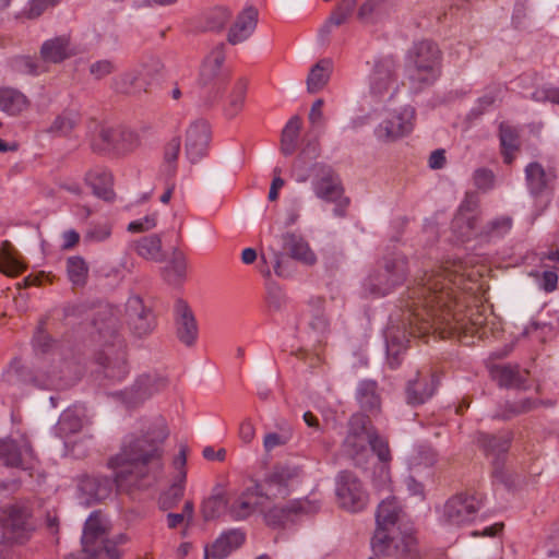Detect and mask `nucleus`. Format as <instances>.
I'll return each mask as SVG.
<instances>
[{"mask_svg": "<svg viewBox=\"0 0 559 559\" xmlns=\"http://www.w3.org/2000/svg\"><path fill=\"white\" fill-rule=\"evenodd\" d=\"M169 431L163 417L143 420L128 433L120 451L108 461L115 471V484L120 490L151 485L163 468V444Z\"/></svg>", "mask_w": 559, "mask_h": 559, "instance_id": "1", "label": "nucleus"}, {"mask_svg": "<svg viewBox=\"0 0 559 559\" xmlns=\"http://www.w3.org/2000/svg\"><path fill=\"white\" fill-rule=\"evenodd\" d=\"M462 277L447 269L426 273L421 281L409 289L406 307L414 319L411 324L421 323L420 330H440L442 337L450 336L457 330L460 319L453 311L456 290Z\"/></svg>", "mask_w": 559, "mask_h": 559, "instance_id": "2", "label": "nucleus"}, {"mask_svg": "<svg viewBox=\"0 0 559 559\" xmlns=\"http://www.w3.org/2000/svg\"><path fill=\"white\" fill-rule=\"evenodd\" d=\"M443 52L430 39L415 41L405 56L406 79L414 91L433 85L442 73Z\"/></svg>", "mask_w": 559, "mask_h": 559, "instance_id": "3", "label": "nucleus"}, {"mask_svg": "<svg viewBox=\"0 0 559 559\" xmlns=\"http://www.w3.org/2000/svg\"><path fill=\"white\" fill-rule=\"evenodd\" d=\"M95 324L102 340L97 361L103 367L106 377L120 380L128 373V365L124 342L118 334L117 319L110 316L106 322L96 320Z\"/></svg>", "mask_w": 559, "mask_h": 559, "instance_id": "4", "label": "nucleus"}, {"mask_svg": "<svg viewBox=\"0 0 559 559\" xmlns=\"http://www.w3.org/2000/svg\"><path fill=\"white\" fill-rule=\"evenodd\" d=\"M35 530L36 522L28 501L9 503L0 511V531L4 542L24 544Z\"/></svg>", "mask_w": 559, "mask_h": 559, "instance_id": "5", "label": "nucleus"}, {"mask_svg": "<svg viewBox=\"0 0 559 559\" xmlns=\"http://www.w3.org/2000/svg\"><path fill=\"white\" fill-rule=\"evenodd\" d=\"M302 474V466L277 463L265 474L262 481L255 484L258 495L264 501L285 500Z\"/></svg>", "mask_w": 559, "mask_h": 559, "instance_id": "6", "label": "nucleus"}, {"mask_svg": "<svg viewBox=\"0 0 559 559\" xmlns=\"http://www.w3.org/2000/svg\"><path fill=\"white\" fill-rule=\"evenodd\" d=\"M76 366L60 357L44 359L35 369L33 383L43 389H63L78 380Z\"/></svg>", "mask_w": 559, "mask_h": 559, "instance_id": "7", "label": "nucleus"}, {"mask_svg": "<svg viewBox=\"0 0 559 559\" xmlns=\"http://www.w3.org/2000/svg\"><path fill=\"white\" fill-rule=\"evenodd\" d=\"M372 549L376 559H419L416 538L408 532L386 536L380 531L373 535Z\"/></svg>", "mask_w": 559, "mask_h": 559, "instance_id": "8", "label": "nucleus"}, {"mask_svg": "<svg viewBox=\"0 0 559 559\" xmlns=\"http://www.w3.org/2000/svg\"><path fill=\"white\" fill-rule=\"evenodd\" d=\"M407 271V260L404 255L385 257L382 266L368 277L369 290L379 296L389 294L395 286L404 283Z\"/></svg>", "mask_w": 559, "mask_h": 559, "instance_id": "9", "label": "nucleus"}, {"mask_svg": "<svg viewBox=\"0 0 559 559\" xmlns=\"http://www.w3.org/2000/svg\"><path fill=\"white\" fill-rule=\"evenodd\" d=\"M373 436V426L364 414H355L348 423V433L343 442V451L357 463L366 460L369 453L370 438Z\"/></svg>", "mask_w": 559, "mask_h": 559, "instance_id": "10", "label": "nucleus"}, {"mask_svg": "<svg viewBox=\"0 0 559 559\" xmlns=\"http://www.w3.org/2000/svg\"><path fill=\"white\" fill-rule=\"evenodd\" d=\"M164 66L158 58H152L138 69L123 73L115 80L117 92L128 95H139L147 92L148 86Z\"/></svg>", "mask_w": 559, "mask_h": 559, "instance_id": "11", "label": "nucleus"}, {"mask_svg": "<svg viewBox=\"0 0 559 559\" xmlns=\"http://www.w3.org/2000/svg\"><path fill=\"white\" fill-rule=\"evenodd\" d=\"M399 62L393 56L379 59L370 78V92L374 97H392L399 90Z\"/></svg>", "mask_w": 559, "mask_h": 559, "instance_id": "12", "label": "nucleus"}, {"mask_svg": "<svg viewBox=\"0 0 559 559\" xmlns=\"http://www.w3.org/2000/svg\"><path fill=\"white\" fill-rule=\"evenodd\" d=\"M336 496L340 507L352 512L362 510L368 501L361 481L347 471L341 472L337 477Z\"/></svg>", "mask_w": 559, "mask_h": 559, "instance_id": "13", "label": "nucleus"}, {"mask_svg": "<svg viewBox=\"0 0 559 559\" xmlns=\"http://www.w3.org/2000/svg\"><path fill=\"white\" fill-rule=\"evenodd\" d=\"M313 170L312 187L316 195L326 202L347 205L348 200L344 198V188L335 171L326 165H316Z\"/></svg>", "mask_w": 559, "mask_h": 559, "instance_id": "14", "label": "nucleus"}, {"mask_svg": "<svg viewBox=\"0 0 559 559\" xmlns=\"http://www.w3.org/2000/svg\"><path fill=\"white\" fill-rule=\"evenodd\" d=\"M0 460L8 466L22 469H33L37 462L33 447L27 439H21L19 442L0 439Z\"/></svg>", "mask_w": 559, "mask_h": 559, "instance_id": "15", "label": "nucleus"}, {"mask_svg": "<svg viewBox=\"0 0 559 559\" xmlns=\"http://www.w3.org/2000/svg\"><path fill=\"white\" fill-rule=\"evenodd\" d=\"M480 507V499L475 495H457L444 506L445 521L455 526L473 521Z\"/></svg>", "mask_w": 559, "mask_h": 559, "instance_id": "16", "label": "nucleus"}, {"mask_svg": "<svg viewBox=\"0 0 559 559\" xmlns=\"http://www.w3.org/2000/svg\"><path fill=\"white\" fill-rule=\"evenodd\" d=\"M126 311L129 326L135 335L145 336L155 328L152 309L144 305L141 297H130L126 305Z\"/></svg>", "mask_w": 559, "mask_h": 559, "instance_id": "17", "label": "nucleus"}, {"mask_svg": "<svg viewBox=\"0 0 559 559\" xmlns=\"http://www.w3.org/2000/svg\"><path fill=\"white\" fill-rule=\"evenodd\" d=\"M414 109L404 107L401 110L389 112L388 117L379 124L377 134L384 141H394L408 133L412 128Z\"/></svg>", "mask_w": 559, "mask_h": 559, "instance_id": "18", "label": "nucleus"}, {"mask_svg": "<svg viewBox=\"0 0 559 559\" xmlns=\"http://www.w3.org/2000/svg\"><path fill=\"white\" fill-rule=\"evenodd\" d=\"M225 46L219 44L214 47L205 57L199 82L203 86H218L224 81Z\"/></svg>", "mask_w": 559, "mask_h": 559, "instance_id": "19", "label": "nucleus"}, {"mask_svg": "<svg viewBox=\"0 0 559 559\" xmlns=\"http://www.w3.org/2000/svg\"><path fill=\"white\" fill-rule=\"evenodd\" d=\"M318 509V501H311L309 499L292 500L285 504H274V507L266 512L265 520L270 525H281L293 514L313 513Z\"/></svg>", "mask_w": 559, "mask_h": 559, "instance_id": "20", "label": "nucleus"}, {"mask_svg": "<svg viewBox=\"0 0 559 559\" xmlns=\"http://www.w3.org/2000/svg\"><path fill=\"white\" fill-rule=\"evenodd\" d=\"M40 59L44 62L60 63L75 55V49L70 35H60L47 39L39 50Z\"/></svg>", "mask_w": 559, "mask_h": 559, "instance_id": "21", "label": "nucleus"}, {"mask_svg": "<svg viewBox=\"0 0 559 559\" xmlns=\"http://www.w3.org/2000/svg\"><path fill=\"white\" fill-rule=\"evenodd\" d=\"M108 539V531L99 512H94L86 520L82 536L83 551L90 555Z\"/></svg>", "mask_w": 559, "mask_h": 559, "instance_id": "22", "label": "nucleus"}, {"mask_svg": "<svg viewBox=\"0 0 559 559\" xmlns=\"http://www.w3.org/2000/svg\"><path fill=\"white\" fill-rule=\"evenodd\" d=\"M401 508L397 506V502L394 497H389L383 499L377 510L376 521L377 528L374 534H378L380 531L383 532L384 535L391 536L392 534L403 533L400 527H396V523L400 520Z\"/></svg>", "mask_w": 559, "mask_h": 559, "instance_id": "23", "label": "nucleus"}, {"mask_svg": "<svg viewBox=\"0 0 559 559\" xmlns=\"http://www.w3.org/2000/svg\"><path fill=\"white\" fill-rule=\"evenodd\" d=\"M245 538V534L240 530H228L224 532L211 545L205 547L204 559L226 558L231 551L243 544Z\"/></svg>", "mask_w": 559, "mask_h": 559, "instance_id": "24", "label": "nucleus"}, {"mask_svg": "<svg viewBox=\"0 0 559 559\" xmlns=\"http://www.w3.org/2000/svg\"><path fill=\"white\" fill-rule=\"evenodd\" d=\"M209 140L210 128L206 122L195 121L189 127L186 138V153L192 162L198 160L205 154Z\"/></svg>", "mask_w": 559, "mask_h": 559, "instance_id": "25", "label": "nucleus"}, {"mask_svg": "<svg viewBox=\"0 0 559 559\" xmlns=\"http://www.w3.org/2000/svg\"><path fill=\"white\" fill-rule=\"evenodd\" d=\"M175 316L177 335L179 340L188 346L192 345L198 336V325L194 316L186 301H176Z\"/></svg>", "mask_w": 559, "mask_h": 559, "instance_id": "26", "label": "nucleus"}, {"mask_svg": "<svg viewBox=\"0 0 559 559\" xmlns=\"http://www.w3.org/2000/svg\"><path fill=\"white\" fill-rule=\"evenodd\" d=\"M264 507V499L258 495L255 484L246 488L230 504L228 512L236 520H245L250 516L257 507Z\"/></svg>", "mask_w": 559, "mask_h": 559, "instance_id": "27", "label": "nucleus"}, {"mask_svg": "<svg viewBox=\"0 0 559 559\" xmlns=\"http://www.w3.org/2000/svg\"><path fill=\"white\" fill-rule=\"evenodd\" d=\"M258 22V11L254 8L245 9L231 25L227 40L231 45L245 41L254 31Z\"/></svg>", "mask_w": 559, "mask_h": 559, "instance_id": "28", "label": "nucleus"}, {"mask_svg": "<svg viewBox=\"0 0 559 559\" xmlns=\"http://www.w3.org/2000/svg\"><path fill=\"white\" fill-rule=\"evenodd\" d=\"M525 175L528 189L533 195H539L550 189L556 179V174L552 169L546 170L538 163L528 164Z\"/></svg>", "mask_w": 559, "mask_h": 559, "instance_id": "29", "label": "nucleus"}, {"mask_svg": "<svg viewBox=\"0 0 559 559\" xmlns=\"http://www.w3.org/2000/svg\"><path fill=\"white\" fill-rule=\"evenodd\" d=\"M81 122V114L73 108H67L58 114L45 130L53 136H68Z\"/></svg>", "mask_w": 559, "mask_h": 559, "instance_id": "30", "label": "nucleus"}, {"mask_svg": "<svg viewBox=\"0 0 559 559\" xmlns=\"http://www.w3.org/2000/svg\"><path fill=\"white\" fill-rule=\"evenodd\" d=\"M84 180L92 187L95 195L107 201L114 198V191L111 189L112 177L105 168L94 167L90 169L85 174Z\"/></svg>", "mask_w": 559, "mask_h": 559, "instance_id": "31", "label": "nucleus"}, {"mask_svg": "<svg viewBox=\"0 0 559 559\" xmlns=\"http://www.w3.org/2000/svg\"><path fill=\"white\" fill-rule=\"evenodd\" d=\"M167 385V380L157 374H142L131 388L132 399L144 401Z\"/></svg>", "mask_w": 559, "mask_h": 559, "instance_id": "32", "label": "nucleus"}, {"mask_svg": "<svg viewBox=\"0 0 559 559\" xmlns=\"http://www.w3.org/2000/svg\"><path fill=\"white\" fill-rule=\"evenodd\" d=\"M29 105V99L21 91L0 87V109L8 115L17 116L27 110Z\"/></svg>", "mask_w": 559, "mask_h": 559, "instance_id": "33", "label": "nucleus"}, {"mask_svg": "<svg viewBox=\"0 0 559 559\" xmlns=\"http://www.w3.org/2000/svg\"><path fill=\"white\" fill-rule=\"evenodd\" d=\"M247 90L248 83L245 79H239L235 82L223 106V114L227 119H234L242 111Z\"/></svg>", "mask_w": 559, "mask_h": 559, "instance_id": "34", "label": "nucleus"}, {"mask_svg": "<svg viewBox=\"0 0 559 559\" xmlns=\"http://www.w3.org/2000/svg\"><path fill=\"white\" fill-rule=\"evenodd\" d=\"M491 374L499 385L519 389L527 380L528 371L521 370L516 365H501L492 368Z\"/></svg>", "mask_w": 559, "mask_h": 559, "instance_id": "35", "label": "nucleus"}, {"mask_svg": "<svg viewBox=\"0 0 559 559\" xmlns=\"http://www.w3.org/2000/svg\"><path fill=\"white\" fill-rule=\"evenodd\" d=\"M478 215L472 202H464L452 221V228L460 237L465 238L475 230Z\"/></svg>", "mask_w": 559, "mask_h": 559, "instance_id": "36", "label": "nucleus"}, {"mask_svg": "<svg viewBox=\"0 0 559 559\" xmlns=\"http://www.w3.org/2000/svg\"><path fill=\"white\" fill-rule=\"evenodd\" d=\"M436 384L432 378L420 379L417 374L415 379H411L406 388L407 403L418 405L430 399L435 392Z\"/></svg>", "mask_w": 559, "mask_h": 559, "instance_id": "37", "label": "nucleus"}, {"mask_svg": "<svg viewBox=\"0 0 559 559\" xmlns=\"http://www.w3.org/2000/svg\"><path fill=\"white\" fill-rule=\"evenodd\" d=\"M285 249L288 251L293 259H296L305 264L312 265L316 263L317 258L310 249L308 242L294 234L284 236Z\"/></svg>", "mask_w": 559, "mask_h": 559, "instance_id": "38", "label": "nucleus"}, {"mask_svg": "<svg viewBox=\"0 0 559 559\" xmlns=\"http://www.w3.org/2000/svg\"><path fill=\"white\" fill-rule=\"evenodd\" d=\"M227 508L226 491L223 486L218 485L213 489L212 495L206 498L202 506L201 512L205 521L219 518Z\"/></svg>", "mask_w": 559, "mask_h": 559, "instance_id": "39", "label": "nucleus"}, {"mask_svg": "<svg viewBox=\"0 0 559 559\" xmlns=\"http://www.w3.org/2000/svg\"><path fill=\"white\" fill-rule=\"evenodd\" d=\"M25 270L19 252L9 242L4 241L0 248V272L8 276H17Z\"/></svg>", "mask_w": 559, "mask_h": 559, "instance_id": "40", "label": "nucleus"}, {"mask_svg": "<svg viewBox=\"0 0 559 559\" xmlns=\"http://www.w3.org/2000/svg\"><path fill=\"white\" fill-rule=\"evenodd\" d=\"M114 483L107 477L85 476L81 479L80 489L94 500L107 498L112 490Z\"/></svg>", "mask_w": 559, "mask_h": 559, "instance_id": "41", "label": "nucleus"}, {"mask_svg": "<svg viewBox=\"0 0 559 559\" xmlns=\"http://www.w3.org/2000/svg\"><path fill=\"white\" fill-rule=\"evenodd\" d=\"M333 63L330 59L318 61L310 70L307 78V90L309 93L321 91L329 82Z\"/></svg>", "mask_w": 559, "mask_h": 559, "instance_id": "42", "label": "nucleus"}, {"mask_svg": "<svg viewBox=\"0 0 559 559\" xmlns=\"http://www.w3.org/2000/svg\"><path fill=\"white\" fill-rule=\"evenodd\" d=\"M512 433L507 432L503 437H496L479 432L477 436V443L487 455L497 456L506 453L511 444Z\"/></svg>", "mask_w": 559, "mask_h": 559, "instance_id": "43", "label": "nucleus"}, {"mask_svg": "<svg viewBox=\"0 0 559 559\" xmlns=\"http://www.w3.org/2000/svg\"><path fill=\"white\" fill-rule=\"evenodd\" d=\"M136 253L146 259L159 262L164 259L162 240L157 235H151L139 239L134 245Z\"/></svg>", "mask_w": 559, "mask_h": 559, "instance_id": "44", "label": "nucleus"}, {"mask_svg": "<svg viewBox=\"0 0 559 559\" xmlns=\"http://www.w3.org/2000/svg\"><path fill=\"white\" fill-rule=\"evenodd\" d=\"M140 145L141 140L135 131L122 127L116 128L115 154H129L135 151Z\"/></svg>", "mask_w": 559, "mask_h": 559, "instance_id": "45", "label": "nucleus"}, {"mask_svg": "<svg viewBox=\"0 0 559 559\" xmlns=\"http://www.w3.org/2000/svg\"><path fill=\"white\" fill-rule=\"evenodd\" d=\"M500 142L502 146L504 163L511 164L514 159V153L519 150L518 131L507 123H501Z\"/></svg>", "mask_w": 559, "mask_h": 559, "instance_id": "46", "label": "nucleus"}, {"mask_svg": "<svg viewBox=\"0 0 559 559\" xmlns=\"http://www.w3.org/2000/svg\"><path fill=\"white\" fill-rule=\"evenodd\" d=\"M300 129L301 119L298 116L292 117L282 132L281 151L283 154L292 155L295 152Z\"/></svg>", "mask_w": 559, "mask_h": 559, "instance_id": "47", "label": "nucleus"}, {"mask_svg": "<svg viewBox=\"0 0 559 559\" xmlns=\"http://www.w3.org/2000/svg\"><path fill=\"white\" fill-rule=\"evenodd\" d=\"M537 402L532 399H524L520 402H506L499 411L493 415V418L502 420H510L512 417L531 412L536 408Z\"/></svg>", "mask_w": 559, "mask_h": 559, "instance_id": "48", "label": "nucleus"}, {"mask_svg": "<svg viewBox=\"0 0 559 559\" xmlns=\"http://www.w3.org/2000/svg\"><path fill=\"white\" fill-rule=\"evenodd\" d=\"M186 472L181 471L177 480L159 498V506L163 510L174 508L182 498L185 492Z\"/></svg>", "mask_w": 559, "mask_h": 559, "instance_id": "49", "label": "nucleus"}, {"mask_svg": "<svg viewBox=\"0 0 559 559\" xmlns=\"http://www.w3.org/2000/svg\"><path fill=\"white\" fill-rule=\"evenodd\" d=\"M358 400L365 411L373 412L380 407V397L377 393V383L365 381L359 385Z\"/></svg>", "mask_w": 559, "mask_h": 559, "instance_id": "50", "label": "nucleus"}, {"mask_svg": "<svg viewBox=\"0 0 559 559\" xmlns=\"http://www.w3.org/2000/svg\"><path fill=\"white\" fill-rule=\"evenodd\" d=\"M84 424L83 415L75 409L64 411L58 421V430L60 433L68 436L79 432Z\"/></svg>", "mask_w": 559, "mask_h": 559, "instance_id": "51", "label": "nucleus"}, {"mask_svg": "<svg viewBox=\"0 0 559 559\" xmlns=\"http://www.w3.org/2000/svg\"><path fill=\"white\" fill-rule=\"evenodd\" d=\"M67 272L73 285L82 286L87 280L88 267L82 258L71 257L67 260Z\"/></svg>", "mask_w": 559, "mask_h": 559, "instance_id": "52", "label": "nucleus"}, {"mask_svg": "<svg viewBox=\"0 0 559 559\" xmlns=\"http://www.w3.org/2000/svg\"><path fill=\"white\" fill-rule=\"evenodd\" d=\"M116 144V128L103 127L100 128L97 136L92 142L94 151L105 152L115 151Z\"/></svg>", "mask_w": 559, "mask_h": 559, "instance_id": "53", "label": "nucleus"}, {"mask_svg": "<svg viewBox=\"0 0 559 559\" xmlns=\"http://www.w3.org/2000/svg\"><path fill=\"white\" fill-rule=\"evenodd\" d=\"M354 10L353 0H342L337 8L331 13L326 26H340L347 21Z\"/></svg>", "mask_w": 559, "mask_h": 559, "instance_id": "54", "label": "nucleus"}, {"mask_svg": "<svg viewBox=\"0 0 559 559\" xmlns=\"http://www.w3.org/2000/svg\"><path fill=\"white\" fill-rule=\"evenodd\" d=\"M230 17L231 14L226 8L218 7L209 12L206 25L210 29L219 31L229 22Z\"/></svg>", "mask_w": 559, "mask_h": 559, "instance_id": "55", "label": "nucleus"}, {"mask_svg": "<svg viewBox=\"0 0 559 559\" xmlns=\"http://www.w3.org/2000/svg\"><path fill=\"white\" fill-rule=\"evenodd\" d=\"M166 278L171 283L180 282L187 273V261L185 257H175L166 269Z\"/></svg>", "mask_w": 559, "mask_h": 559, "instance_id": "56", "label": "nucleus"}, {"mask_svg": "<svg viewBox=\"0 0 559 559\" xmlns=\"http://www.w3.org/2000/svg\"><path fill=\"white\" fill-rule=\"evenodd\" d=\"M60 0H31L28 7L21 13L22 16L34 20L40 16L48 8L53 7Z\"/></svg>", "mask_w": 559, "mask_h": 559, "instance_id": "57", "label": "nucleus"}, {"mask_svg": "<svg viewBox=\"0 0 559 559\" xmlns=\"http://www.w3.org/2000/svg\"><path fill=\"white\" fill-rule=\"evenodd\" d=\"M437 462V454L430 448H421L411 457L413 468L429 467Z\"/></svg>", "mask_w": 559, "mask_h": 559, "instance_id": "58", "label": "nucleus"}, {"mask_svg": "<svg viewBox=\"0 0 559 559\" xmlns=\"http://www.w3.org/2000/svg\"><path fill=\"white\" fill-rule=\"evenodd\" d=\"M92 559H119L120 552L115 542L109 538L88 555Z\"/></svg>", "mask_w": 559, "mask_h": 559, "instance_id": "59", "label": "nucleus"}, {"mask_svg": "<svg viewBox=\"0 0 559 559\" xmlns=\"http://www.w3.org/2000/svg\"><path fill=\"white\" fill-rule=\"evenodd\" d=\"M369 447L378 455L381 462H389L391 460L388 442L378 436L374 428L373 436L370 438Z\"/></svg>", "mask_w": 559, "mask_h": 559, "instance_id": "60", "label": "nucleus"}, {"mask_svg": "<svg viewBox=\"0 0 559 559\" xmlns=\"http://www.w3.org/2000/svg\"><path fill=\"white\" fill-rule=\"evenodd\" d=\"M156 225H157V214L152 213L150 215H146L143 218L131 222L128 225L127 229H128V231L133 233V234L145 233V231H150L153 228H155Z\"/></svg>", "mask_w": 559, "mask_h": 559, "instance_id": "61", "label": "nucleus"}, {"mask_svg": "<svg viewBox=\"0 0 559 559\" xmlns=\"http://www.w3.org/2000/svg\"><path fill=\"white\" fill-rule=\"evenodd\" d=\"M181 147L180 138H173L166 145L164 150V160L168 165L169 170L171 173L175 171V162L178 158L179 152Z\"/></svg>", "mask_w": 559, "mask_h": 559, "instance_id": "62", "label": "nucleus"}, {"mask_svg": "<svg viewBox=\"0 0 559 559\" xmlns=\"http://www.w3.org/2000/svg\"><path fill=\"white\" fill-rule=\"evenodd\" d=\"M111 235V227L108 224L94 225L88 228L84 235L85 241L102 242L108 239Z\"/></svg>", "mask_w": 559, "mask_h": 559, "instance_id": "63", "label": "nucleus"}, {"mask_svg": "<svg viewBox=\"0 0 559 559\" xmlns=\"http://www.w3.org/2000/svg\"><path fill=\"white\" fill-rule=\"evenodd\" d=\"M115 70V66L109 60H99L91 64L90 72L91 74L97 79L100 80L110 73H112Z\"/></svg>", "mask_w": 559, "mask_h": 559, "instance_id": "64", "label": "nucleus"}]
</instances>
